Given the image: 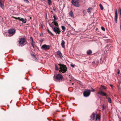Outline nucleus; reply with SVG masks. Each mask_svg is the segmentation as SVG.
<instances>
[{"mask_svg":"<svg viewBox=\"0 0 121 121\" xmlns=\"http://www.w3.org/2000/svg\"><path fill=\"white\" fill-rule=\"evenodd\" d=\"M61 28L62 30L64 31H65V28L64 26H61Z\"/></svg>","mask_w":121,"mask_h":121,"instance_id":"nucleus-26","label":"nucleus"},{"mask_svg":"<svg viewBox=\"0 0 121 121\" xmlns=\"http://www.w3.org/2000/svg\"><path fill=\"white\" fill-rule=\"evenodd\" d=\"M53 18H54V19L55 20H56L57 19H58V18L57 17H56V15H54L53 17Z\"/></svg>","mask_w":121,"mask_h":121,"instance_id":"nucleus-28","label":"nucleus"},{"mask_svg":"<svg viewBox=\"0 0 121 121\" xmlns=\"http://www.w3.org/2000/svg\"><path fill=\"white\" fill-rule=\"evenodd\" d=\"M91 90H86L83 91V95L85 97H88L90 94Z\"/></svg>","mask_w":121,"mask_h":121,"instance_id":"nucleus-4","label":"nucleus"},{"mask_svg":"<svg viewBox=\"0 0 121 121\" xmlns=\"http://www.w3.org/2000/svg\"><path fill=\"white\" fill-rule=\"evenodd\" d=\"M49 26H50V27H51V26H52V25L51 24H49Z\"/></svg>","mask_w":121,"mask_h":121,"instance_id":"nucleus-46","label":"nucleus"},{"mask_svg":"<svg viewBox=\"0 0 121 121\" xmlns=\"http://www.w3.org/2000/svg\"><path fill=\"white\" fill-rule=\"evenodd\" d=\"M99 6L101 10H103L104 9V8L101 4H100Z\"/></svg>","mask_w":121,"mask_h":121,"instance_id":"nucleus-23","label":"nucleus"},{"mask_svg":"<svg viewBox=\"0 0 121 121\" xmlns=\"http://www.w3.org/2000/svg\"><path fill=\"white\" fill-rule=\"evenodd\" d=\"M118 18V14L117 10L116 9L115 11V20L116 23H117V19Z\"/></svg>","mask_w":121,"mask_h":121,"instance_id":"nucleus-10","label":"nucleus"},{"mask_svg":"<svg viewBox=\"0 0 121 121\" xmlns=\"http://www.w3.org/2000/svg\"><path fill=\"white\" fill-rule=\"evenodd\" d=\"M30 39L32 40L33 39V38L32 37H30Z\"/></svg>","mask_w":121,"mask_h":121,"instance_id":"nucleus-44","label":"nucleus"},{"mask_svg":"<svg viewBox=\"0 0 121 121\" xmlns=\"http://www.w3.org/2000/svg\"><path fill=\"white\" fill-rule=\"evenodd\" d=\"M24 1L26 3H29V2L27 0H24Z\"/></svg>","mask_w":121,"mask_h":121,"instance_id":"nucleus-35","label":"nucleus"},{"mask_svg":"<svg viewBox=\"0 0 121 121\" xmlns=\"http://www.w3.org/2000/svg\"><path fill=\"white\" fill-rule=\"evenodd\" d=\"M69 15L72 17L73 18L74 17V15L72 10H71L69 12Z\"/></svg>","mask_w":121,"mask_h":121,"instance_id":"nucleus-15","label":"nucleus"},{"mask_svg":"<svg viewBox=\"0 0 121 121\" xmlns=\"http://www.w3.org/2000/svg\"><path fill=\"white\" fill-rule=\"evenodd\" d=\"M65 42L63 40H62L61 42V45L63 48H65Z\"/></svg>","mask_w":121,"mask_h":121,"instance_id":"nucleus-16","label":"nucleus"},{"mask_svg":"<svg viewBox=\"0 0 121 121\" xmlns=\"http://www.w3.org/2000/svg\"><path fill=\"white\" fill-rule=\"evenodd\" d=\"M120 16H121V12L120 13Z\"/></svg>","mask_w":121,"mask_h":121,"instance_id":"nucleus-48","label":"nucleus"},{"mask_svg":"<svg viewBox=\"0 0 121 121\" xmlns=\"http://www.w3.org/2000/svg\"><path fill=\"white\" fill-rule=\"evenodd\" d=\"M48 33H50L52 36H53L54 35V34H52L49 30H48Z\"/></svg>","mask_w":121,"mask_h":121,"instance_id":"nucleus-27","label":"nucleus"},{"mask_svg":"<svg viewBox=\"0 0 121 121\" xmlns=\"http://www.w3.org/2000/svg\"><path fill=\"white\" fill-rule=\"evenodd\" d=\"M51 27L53 29H54V28H55V27H54L53 25H52Z\"/></svg>","mask_w":121,"mask_h":121,"instance_id":"nucleus-36","label":"nucleus"},{"mask_svg":"<svg viewBox=\"0 0 121 121\" xmlns=\"http://www.w3.org/2000/svg\"><path fill=\"white\" fill-rule=\"evenodd\" d=\"M119 11L120 12V13L121 12V9L120 8H119Z\"/></svg>","mask_w":121,"mask_h":121,"instance_id":"nucleus-37","label":"nucleus"},{"mask_svg":"<svg viewBox=\"0 0 121 121\" xmlns=\"http://www.w3.org/2000/svg\"><path fill=\"white\" fill-rule=\"evenodd\" d=\"M53 30L56 34H60L61 32L59 28L58 27H55V28L53 29Z\"/></svg>","mask_w":121,"mask_h":121,"instance_id":"nucleus-6","label":"nucleus"},{"mask_svg":"<svg viewBox=\"0 0 121 121\" xmlns=\"http://www.w3.org/2000/svg\"><path fill=\"white\" fill-rule=\"evenodd\" d=\"M97 94H100L103 96H107V95H106L104 92L102 90H100L99 92H97Z\"/></svg>","mask_w":121,"mask_h":121,"instance_id":"nucleus-8","label":"nucleus"},{"mask_svg":"<svg viewBox=\"0 0 121 121\" xmlns=\"http://www.w3.org/2000/svg\"><path fill=\"white\" fill-rule=\"evenodd\" d=\"M69 78H72V76H71L70 75H69Z\"/></svg>","mask_w":121,"mask_h":121,"instance_id":"nucleus-43","label":"nucleus"},{"mask_svg":"<svg viewBox=\"0 0 121 121\" xmlns=\"http://www.w3.org/2000/svg\"><path fill=\"white\" fill-rule=\"evenodd\" d=\"M58 65L60 66V69L59 71L61 73H65L67 69V68L66 66L60 64H58Z\"/></svg>","mask_w":121,"mask_h":121,"instance_id":"nucleus-1","label":"nucleus"},{"mask_svg":"<svg viewBox=\"0 0 121 121\" xmlns=\"http://www.w3.org/2000/svg\"><path fill=\"white\" fill-rule=\"evenodd\" d=\"M57 54L58 56H59L60 57H63V56L61 52L60 51H58L57 52Z\"/></svg>","mask_w":121,"mask_h":121,"instance_id":"nucleus-12","label":"nucleus"},{"mask_svg":"<svg viewBox=\"0 0 121 121\" xmlns=\"http://www.w3.org/2000/svg\"><path fill=\"white\" fill-rule=\"evenodd\" d=\"M31 43H35L33 41V39L32 40Z\"/></svg>","mask_w":121,"mask_h":121,"instance_id":"nucleus-38","label":"nucleus"},{"mask_svg":"<svg viewBox=\"0 0 121 121\" xmlns=\"http://www.w3.org/2000/svg\"><path fill=\"white\" fill-rule=\"evenodd\" d=\"M103 57L101 58L100 60V63H102L103 62V61L102 60L103 59Z\"/></svg>","mask_w":121,"mask_h":121,"instance_id":"nucleus-30","label":"nucleus"},{"mask_svg":"<svg viewBox=\"0 0 121 121\" xmlns=\"http://www.w3.org/2000/svg\"><path fill=\"white\" fill-rule=\"evenodd\" d=\"M14 18H15V19H17L19 20V18H20V17H18L17 18V17H14Z\"/></svg>","mask_w":121,"mask_h":121,"instance_id":"nucleus-32","label":"nucleus"},{"mask_svg":"<svg viewBox=\"0 0 121 121\" xmlns=\"http://www.w3.org/2000/svg\"><path fill=\"white\" fill-rule=\"evenodd\" d=\"M32 55L33 57H32L33 58V59H34V60H36V61L37 60V58L35 55L33 54Z\"/></svg>","mask_w":121,"mask_h":121,"instance_id":"nucleus-18","label":"nucleus"},{"mask_svg":"<svg viewBox=\"0 0 121 121\" xmlns=\"http://www.w3.org/2000/svg\"><path fill=\"white\" fill-rule=\"evenodd\" d=\"M26 19H24L20 17V18L19 19V20L20 21H21L23 23H26Z\"/></svg>","mask_w":121,"mask_h":121,"instance_id":"nucleus-14","label":"nucleus"},{"mask_svg":"<svg viewBox=\"0 0 121 121\" xmlns=\"http://www.w3.org/2000/svg\"><path fill=\"white\" fill-rule=\"evenodd\" d=\"M104 88V89H105V87L104 86H103Z\"/></svg>","mask_w":121,"mask_h":121,"instance_id":"nucleus-49","label":"nucleus"},{"mask_svg":"<svg viewBox=\"0 0 121 121\" xmlns=\"http://www.w3.org/2000/svg\"><path fill=\"white\" fill-rule=\"evenodd\" d=\"M0 6L2 9H4V4L2 3V0H0Z\"/></svg>","mask_w":121,"mask_h":121,"instance_id":"nucleus-11","label":"nucleus"},{"mask_svg":"<svg viewBox=\"0 0 121 121\" xmlns=\"http://www.w3.org/2000/svg\"><path fill=\"white\" fill-rule=\"evenodd\" d=\"M63 77L62 75L60 74H59L57 75L56 77L54 76V79L55 81H58L62 79Z\"/></svg>","mask_w":121,"mask_h":121,"instance_id":"nucleus-2","label":"nucleus"},{"mask_svg":"<svg viewBox=\"0 0 121 121\" xmlns=\"http://www.w3.org/2000/svg\"><path fill=\"white\" fill-rule=\"evenodd\" d=\"M75 80V79H72H72L70 80V81H71L72 80H73V81H74Z\"/></svg>","mask_w":121,"mask_h":121,"instance_id":"nucleus-42","label":"nucleus"},{"mask_svg":"<svg viewBox=\"0 0 121 121\" xmlns=\"http://www.w3.org/2000/svg\"><path fill=\"white\" fill-rule=\"evenodd\" d=\"M50 46L46 44L43 45L41 47V48L43 50H46L50 48Z\"/></svg>","mask_w":121,"mask_h":121,"instance_id":"nucleus-7","label":"nucleus"},{"mask_svg":"<svg viewBox=\"0 0 121 121\" xmlns=\"http://www.w3.org/2000/svg\"><path fill=\"white\" fill-rule=\"evenodd\" d=\"M83 13L85 15L86 12L85 10H83Z\"/></svg>","mask_w":121,"mask_h":121,"instance_id":"nucleus-31","label":"nucleus"},{"mask_svg":"<svg viewBox=\"0 0 121 121\" xmlns=\"http://www.w3.org/2000/svg\"><path fill=\"white\" fill-rule=\"evenodd\" d=\"M48 1V3L49 5H50L52 4V1L51 0H47Z\"/></svg>","mask_w":121,"mask_h":121,"instance_id":"nucleus-22","label":"nucleus"},{"mask_svg":"<svg viewBox=\"0 0 121 121\" xmlns=\"http://www.w3.org/2000/svg\"><path fill=\"white\" fill-rule=\"evenodd\" d=\"M108 101L110 103H111L112 102V100L111 99L109 98H108Z\"/></svg>","mask_w":121,"mask_h":121,"instance_id":"nucleus-24","label":"nucleus"},{"mask_svg":"<svg viewBox=\"0 0 121 121\" xmlns=\"http://www.w3.org/2000/svg\"><path fill=\"white\" fill-rule=\"evenodd\" d=\"M55 69L56 70H58V68L56 64L55 65Z\"/></svg>","mask_w":121,"mask_h":121,"instance_id":"nucleus-25","label":"nucleus"},{"mask_svg":"<svg viewBox=\"0 0 121 121\" xmlns=\"http://www.w3.org/2000/svg\"><path fill=\"white\" fill-rule=\"evenodd\" d=\"M96 121H99L100 120V117H98V115H96Z\"/></svg>","mask_w":121,"mask_h":121,"instance_id":"nucleus-20","label":"nucleus"},{"mask_svg":"<svg viewBox=\"0 0 121 121\" xmlns=\"http://www.w3.org/2000/svg\"><path fill=\"white\" fill-rule=\"evenodd\" d=\"M8 32L10 35H11V36H12L15 34V30L13 29H10L8 30Z\"/></svg>","mask_w":121,"mask_h":121,"instance_id":"nucleus-5","label":"nucleus"},{"mask_svg":"<svg viewBox=\"0 0 121 121\" xmlns=\"http://www.w3.org/2000/svg\"><path fill=\"white\" fill-rule=\"evenodd\" d=\"M25 39L23 38L20 39L19 41V44L21 45L25 43Z\"/></svg>","mask_w":121,"mask_h":121,"instance_id":"nucleus-9","label":"nucleus"},{"mask_svg":"<svg viewBox=\"0 0 121 121\" xmlns=\"http://www.w3.org/2000/svg\"><path fill=\"white\" fill-rule=\"evenodd\" d=\"M120 70L118 69V72H117L118 74H119L120 73Z\"/></svg>","mask_w":121,"mask_h":121,"instance_id":"nucleus-40","label":"nucleus"},{"mask_svg":"<svg viewBox=\"0 0 121 121\" xmlns=\"http://www.w3.org/2000/svg\"><path fill=\"white\" fill-rule=\"evenodd\" d=\"M34 43H31V44L32 45V47H33L34 48L35 47H34Z\"/></svg>","mask_w":121,"mask_h":121,"instance_id":"nucleus-34","label":"nucleus"},{"mask_svg":"<svg viewBox=\"0 0 121 121\" xmlns=\"http://www.w3.org/2000/svg\"><path fill=\"white\" fill-rule=\"evenodd\" d=\"M91 91L92 92H94L95 91V90L93 89V88H92L91 89Z\"/></svg>","mask_w":121,"mask_h":121,"instance_id":"nucleus-33","label":"nucleus"},{"mask_svg":"<svg viewBox=\"0 0 121 121\" xmlns=\"http://www.w3.org/2000/svg\"><path fill=\"white\" fill-rule=\"evenodd\" d=\"M95 115V113H93L92 114L91 116V119L93 120H94Z\"/></svg>","mask_w":121,"mask_h":121,"instance_id":"nucleus-13","label":"nucleus"},{"mask_svg":"<svg viewBox=\"0 0 121 121\" xmlns=\"http://www.w3.org/2000/svg\"><path fill=\"white\" fill-rule=\"evenodd\" d=\"M92 52L91 50H89L87 51V53L88 55H90L91 54Z\"/></svg>","mask_w":121,"mask_h":121,"instance_id":"nucleus-19","label":"nucleus"},{"mask_svg":"<svg viewBox=\"0 0 121 121\" xmlns=\"http://www.w3.org/2000/svg\"><path fill=\"white\" fill-rule=\"evenodd\" d=\"M52 23H54V25L58 27V24L57 22L55 21H54L53 22H52Z\"/></svg>","mask_w":121,"mask_h":121,"instance_id":"nucleus-17","label":"nucleus"},{"mask_svg":"<svg viewBox=\"0 0 121 121\" xmlns=\"http://www.w3.org/2000/svg\"><path fill=\"white\" fill-rule=\"evenodd\" d=\"M30 18H31V17H30Z\"/></svg>","mask_w":121,"mask_h":121,"instance_id":"nucleus-51","label":"nucleus"},{"mask_svg":"<svg viewBox=\"0 0 121 121\" xmlns=\"http://www.w3.org/2000/svg\"><path fill=\"white\" fill-rule=\"evenodd\" d=\"M73 5L76 7L80 6L79 2L78 0H72L71 2Z\"/></svg>","mask_w":121,"mask_h":121,"instance_id":"nucleus-3","label":"nucleus"},{"mask_svg":"<svg viewBox=\"0 0 121 121\" xmlns=\"http://www.w3.org/2000/svg\"><path fill=\"white\" fill-rule=\"evenodd\" d=\"M73 84H74V83H72V85H73Z\"/></svg>","mask_w":121,"mask_h":121,"instance_id":"nucleus-50","label":"nucleus"},{"mask_svg":"<svg viewBox=\"0 0 121 121\" xmlns=\"http://www.w3.org/2000/svg\"><path fill=\"white\" fill-rule=\"evenodd\" d=\"M53 10L54 11H55V10H56V9H53Z\"/></svg>","mask_w":121,"mask_h":121,"instance_id":"nucleus-47","label":"nucleus"},{"mask_svg":"<svg viewBox=\"0 0 121 121\" xmlns=\"http://www.w3.org/2000/svg\"><path fill=\"white\" fill-rule=\"evenodd\" d=\"M110 86H111V87L112 88H113V85H110Z\"/></svg>","mask_w":121,"mask_h":121,"instance_id":"nucleus-45","label":"nucleus"},{"mask_svg":"<svg viewBox=\"0 0 121 121\" xmlns=\"http://www.w3.org/2000/svg\"><path fill=\"white\" fill-rule=\"evenodd\" d=\"M71 66L72 67H73V68L74 67V66L72 64H71Z\"/></svg>","mask_w":121,"mask_h":121,"instance_id":"nucleus-39","label":"nucleus"},{"mask_svg":"<svg viewBox=\"0 0 121 121\" xmlns=\"http://www.w3.org/2000/svg\"><path fill=\"white\" fill-rule=\"evenodd\" d=\"M92 10V8L90 7L88 8V9L87 10V12L89 13H90L91 12V11Z\"/></svg>","mask_w":121,"mask_h":121,"instance_id":"nucleus-21","label":"nucleus"},{"mask_svg":"<svg viewBox=\"0 0 121 121\" xmlns=\"http://www.w3.org/2000/svg\"><path fill=\"white\" fill-rule=\"evenodd\" d=\"M103 110H104V105H103L102 107Z\"/></svg>","mask_w":121,"mask_h":121,"instance_id":"nucleus-41","label":"nucleus"},{"mask_svg":"<svg viewBox=\"0 0 121 121\" xmlns=\"http://www.w3.org/2000/svg\"><path fill=\"white\" fill-rule=\"evenodd\" d=\"M101 29L102 30L104 31H105V29L103 27H101Z\"/></svg>","mask_w":121,"mask_h":121,"instance_id":"nucleus-29","label":"nucleus"}]
</instances>
